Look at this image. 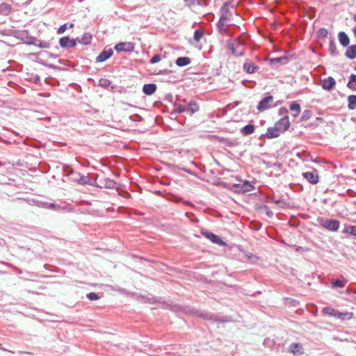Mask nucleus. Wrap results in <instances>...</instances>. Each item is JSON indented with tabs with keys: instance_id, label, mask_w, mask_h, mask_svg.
Wrapping results in <instances>:
<instances>
[{
	"instance_id": "obj_8",
	"label": "nucleus",
	"mask_w": 356,
	"mask_h": 356,
	"mask_svg": "<svg viewBox=\"0 0 356 356\" xmlns=\"http://www.w3.org/2000/svg\"><path fill=\"white\" fill-rule=\"evenodd\" d=\"M201 234L202 236L215 244L219 245H225V243L221 239V238L213 232L207 230H202Z\"/></svg>"
},
{
	"instance_id": "obj_18",
	"label": "nucleus",
	"mask_w": 356,
	"mask_h": 356,
	"mask_svg": "<svg viewBox=\"0 0 356 356\" xmlns=\"http://www.w3.org/2000/svg\"><path fill=\"white\" fill-rule=\"evenodd\" d=\"M92 35L90 33H84L81 36L76 37V42L83 44L85 45L89 44L92 40Z\"/></svg>"
},
{
	"instance_id": "obj_54",
	"label": "nucleus",
	"mask_w": 356,
	"mask_h": 356,
	"mask_svg": "<svg viewBox=\"0 0 356 356\" xmlns=\"http://www.w3.org/2000/svg\"><path fill=\"white\" fill-rule=\"evenodd\" d=\"M38 202V205L39 207L46 208V206L44 204V203H45L44 202Z\"/></svg>"
},
{
	"instance_id": "obj_47",
	"label": "nucleus",
	"mask_w": 356,
	"mask_h": 356,
	"mask_svg": "<svg viewBox=\"0 0 356 356\" xmlns=\"http://www.w3.org/2000/svg\"><path fill=\"white\" fill-rule=\"evenodd\" d=\"M288 113H289L288 109L285 107H282L278 111V114L283 117L285 115H288Z\"/></svg>"
},
{
	"instance_id": "obj_55",
	"label": "nucleus",
	"mask_w": 356,
	"mask_h": 356,
	"mask_svg": "<svg viewBox=\"0 0 356 356\" xmlns=\"http://www.w3.org/2000/svg\"><path fill=\"white\" fill-rule=\"evenodd\" d=\"M273 202L277 205L281 202V199L273 200Z\"/></svg>"
},
{
	"instance_id": "obj_14",
	"label": "nucleus",
	"mask_w": 356,
	"mask_h": 356,
	"mask_svg": "<svg viewBox=\"0 0 356 356\" xmlns=\"http://www.w3.org/2000/svg\"><path fill=\"white\" fill-rule=\"evenodd\" d=\"M302 176L312 184H316L318 182V176L316 170L303 172Z\"/></svg>"
},
{
	"instance_id": "obj_48",
	"label": "nucleus",
	"mask_w": 356,
	"mask_h": 356,
	"mask_svg": "<svg viewBox=\"0 0 356 356\" xmlns=\"http://www.w3.org/2000/svg\"><path fill=\"white\" fill-rule=\"evenodd\" d=\"M67 29V24H64L61 25L57 30L58 34H62Z\"/></svg>"
},
{
	"instance_id": "obj_49",
	"label": "nucleus",
	"mask_w": 356,
	"mask_h": 356,
	"mask_svg": "<svg viewBox=\"0 0 356 356\" xmlns=\"http://www.w3.org/2000/svg\"><path fill=\"white\" fill-rule=\"evenodd\" d=\"M44 204L46 206V208L51 209H55L59 207L57 204H56L54 203L45 202V203H44Z\"/></svg>"
},
{
	"instance_id": "obj_12",
	"label": "nucleus",
	"mask_w": 356,
	"mask_h": 356,
	"mask_svg": "<svg viewBox=\"0 0 356 356\" xmlns=\"http://www.w3.org/2000/svg\"><path fill=\"white\" fill-rule=\"evenodd\" d=\"M59 44L62 48H72L76 45V40L71 39L68 36H65L59 40Z\"/></svg>"
},
{
	"instance_id": "obj_43",
	"label": "nucleus",
	"mask_w": 356,
	"mask_h": 356,
	"mask_svg": "<svg viewBox=\"0 0 356 356\" xmlns=\"http://www.w3.org/2000/svg\"><path fill=\"white\" fill-rule=\"evenodd\" d=\"M35 46H38L42 49H49L50 47V43L47 41H40L39 43L36 42Z\"/></svg>"
},
{
	"instance_id": "obj_11",
	"label": "nucleus",
	"mask_w": 356,
	"mask_h": 356,
	"mask_svg": "<svg viewBox=\"0 0 356 356\" xmlns=\"http://www.w3.org/2000/svg\"><path fill=\"white\" fill-rule=\"evenodd\" d=\"M281 134V131L275 127H270L267 129L266 134H263L259 136V139L266 137L268 139L277 138Z\"/></svg>"
},
{
	"instance_id": "obj_50",
	"label": "nucleus",
	"mask_w": 356,
	"mask_h": 356,
	"mask_svg": "<svg viewBox=\"0 0 356 356\" xmlns=\"http://www.w3.org/2000/svg\"><path fill=\"white\" fill-rule=\"evenodd\" d=\"M263 209L265 210L266 211V215L268 216V217H272V216L273 215V211L269 209V207L266 205H264L263 207Z\"/></svg>"
},
{
	"instance_id": "obj_32",
	"label": "nucleus",
	"mask_w": 356,
	"mask_h": 356,
	"mask_svg": "<svg viewBox=\"0 0 356 356\" xmlns=\"http://www.w3.org/2000/svg\"><path fill=\"white\" fill-rule=\"evenodd\" d=\"M337 311H338L337 309H335L332 308V307H324L323 309L322 312H323V314L328 315V316H330L336 317Z\"/></svg>"
},
{
	"instance_id": "obj_7",
	"label": "nucleus",
	"mask_w": 356,
	"mask_h": 356,
	"mask_svg": "<svg viewBox=\"0 0 356 356\" xmlns=\"http://www.w3.org/2000/svg\"><path fill=\"white\" fill-rule=\"evenodd\" d=\"M321 225L329 231H337L339 228V221L335 219L321 220Z\"/></svg>"
},
{
	"instance_id": "obj_59",
	"label": "nucleus",
	"mask_w": 356,
	"mask_h": 356,
	"mask_svg": "<svg viewBox=\"0 0 356 356\" xmlns=\"http://www.w3.org/2000/svg\"><path fill=\"white\" fill-rule=\"evenodd\" d=\"M19 353L30 354V353H29V352H21V351H19Z\"/></svg>"
},
{
	"instance_id": "obj_27",
	"label": "nucleus",
	"mask_w": 356,
	"mask_h": 356,
	"mask_svg": "<svg viewBox=\"0 0 356 356\" xmlns=\"http://www.w3.org/2000/svg\"><path fill=\"white\" fill-rule=\"evenodd\" d=\"M289 108H290L291 111L295 112L293 117L296 118L297 116L299 115V114L301 111L300 105L299 103H298L297 102H293L290 104Z\"/></svg>"
},
{
	"instance_id": "obj_15",
	"label": "nucleus",
	"mask_w": 356,
	"mask_h": 356,
	"mask_svg": "<svg viewBox=\"0 0 356 356\" xmlns=\"http://www.w3.org/2000/svg\"><path fill=\"white\" fill-rule=\"evenodd\" d=\"M288 351L294 355H300L303 353L302 346L300 343H292L289 346Z\"/></svg>"
},
{
	"instance_id": "obj_39",
	"label": "nucleus",
	"mask_w": 356,
	"mask_h": 356,
	"mask_svg": "<svg viewBox=\"0 0 356 356\" xmlns=\"http://www.w3.org/2000/svg\"><path fill=\"white\" fill-rule=\"evenodd\" d=\"M227 21H228L227 19H222V17H220V19L217 23V27L218 29L219 32H220L221 33H223L224 32H225V26L226 22H227Z\"/></svg>"
},
{
	"instance_id": "obj_13",
	"label": "nucleus",
	"mask_w": 356,
	"mask_h": 356,
	"mask_svg": "<svg viewBox=\"0 0 356 356\" xmlns=\"http://www.w3.org/2000/svg\"><path fill=\"white\" fill-rule=\"evenodd\" d=\"M113 54L112 49H104L95 58L97 63H102L108 60Z\"/></svg>"
},
{
	"instance_id": "obj_30",
	"label": "nucleus",
	"mask_w": 356,
	"mask_h": 356,
	"mask_svg": "<svg viewBox=\"0 0 356 356\" xmlns=\"http://www.w3.org/2000/svg\"><path fill=\"white\" fill-rule=\"evenodd\" d=\"M353 316V313L341 312L339 311H337L335 318L341 319V320H348V319L352 318Z\"/></svg>"
},
{
	"instance_id": "obj_53",
	"label": "nucleus",
	"mask_w": 356,
	"mask_h": 356,
	"mask_svg": "<svg viewBox=\"0 0 356 356\" xmlns=\"http://www.w3.org/2000/svg\"><path fill=\"white\" fill-rule=\"evenodd\" d=\"M0 349H1V350H3V351H8V352H10V353H14V352H13V351H12V350H8V349L5 348L4 347H3V346H2V344H1V343H0Z\"/></svg>"
},
{
	"instance_id": "obj_10",
	"label": "nucleus",
	"mask_w": 356,
	"mask_h": 356,
	"mask_svg": "<svg viewBox=\"0 0 356 356\" xmlns=\"http://www.w3.org/2000/svg\"><path fill=\"white\" fill-rule=\"evenodd\" d=\"M275 126L281 131L285 132L290 127V122L288 115H285L275 122Z\"/></svg>"
},
{
	"instance_id": "obj_1",
	"label": "nucleus",
	"mask_w": 356,
	"mask_h": 356,
	"mask_svg": "<svg viewBox=\"0 0 356 356\" xmlns=\"http://www.w3.org/2000/svg\"><path fill=\"white\" fill-rule=\"evenodd\" d=\"M195 314L197 317L209 321L211 323H227L231 321L230 318L228 316H219L207 311L199 310L195 312Z\"/></svg>"
},
{
	"instance_id": "obj_52",
	"label": "nucleus",
	"mask_w": 356,
	"mask_h": 356,
	"mask_svg": "<svg viewBox=\"0 0 356 356\" xmlns=\"http://www.w3.org/2000/svg\"><path fill=\"white\" fill-rule=\"evenodd\" d=\"M271 341L269 339H266L264 341V346L266 347H270L271 346Z\"/></svg>"
},
{
	"instance_id": "obj_37",
	"label": "nucleus",
	"mask_w": 356,
	"mask_h": 356,
	"mask_svg": "<svg viewBox=\"0 0 356 356\" xmlns=\"http://www.w3.org/2000/svg\"><path fill=\"white\" fill-rule=\"evenodd\" d=\"M343 232L350 235L356 236V226L346 225L343 229Z\"/></svg>"
},
{
	"instance_id": "obj_28",
	"label": "nucleus",
	"mask_w": 356,
	"mask_h": 356,
	"mask_svg": "<svg viewBox=\"0 0 356 356\" xmlns=\"http://www.w3.org/2000/svg\"><path fill=\"white\" fill-rule=\"evenodd\" d=\"M289 59L288 57L282 56V57L271 58L270 61V63L273 65L277 64V63L282 64V65H285L289 62Z\"/></svg>"
},
{
	"instance_id": "obj_64",
	"label": "nucleus",
	"mask_w": 356,
	"mask_h": 356,
	"mask_svg": "<svg viewBox=\"0 0 356 356\" xmlns=\"http://www.w3.org/2000/svg\"><path fill=\"white\" fill-rule=\"evenodd\" d=\"M39 79H40V77H38V76L37 78H35V80H39Z\"/></svg>"
},
{
	"instance_id": "obj_46",
	"label": "nucleus",
	"mask_w": 356,
	"mask_h": 356,
	"mask_svg": "<svg viewBox=\"0 0 356 356\" xmlns=\"http://www.w3.org/2000/svg\"><path fill=\"white\" fill-rule=\"evenodd\" d=\"M161 60V56L160 54H156L151 58L150 63L155 64V63H159Z\"/></svg>"
},
{
	"instance_id": "obj_63",
	"label": "nucleus",
	"mask_w": 356,
	"mask_h": 356,
	"mask_svg": "<svg viewBox=\"0 0 356 356\" xmlns=\"http://www.w3.org/2000/svg\"><path fill=\"white\" fill-rule=\"evenodd\" d=\"M39 79H40V77H38V76L37 78H35V80H39Z\"/></svg>"
},
{
	"instance_id": "obj_22",
	"label": "nucleus",
	"mask_w": 356,
	"mask_h": 356,
	"mask_svg": "<svg viewBox=\"0 0 356 356\" xmlns=\"http://www.w3.org/2000/svg\"><path fill=\"white\" fill-rule=\"evenodd\" d=\"M338 38L340 44L343 47H347L349 44V38L348 35L344 31H340L338 34Z\"/></svg>"
},
{
	"instance_id": "obj_23",
	"label": "nucleus",
	"mask_w": 356,
	"mask_h": 356,
	"mask_svg": "<svg viewBox=\"0 0 356 356\" xmlns=\"http://www.w3.org/2000/svg\"><path fill=\"white\" fill-rule=\"evenodd\" d=\"M188 111L189 112L190 115H193L195 113L197 112L200 109L199 105L197 104L195 101H190L188 104Z\"/></svg>"
},
{
	"instance_id": "obj_56",
	"label": "nucleus",
	"mask_w": 356,
	"mask_h": 356,
	"mask_svg": "<svg viewBox=\"0 0 356 356\" xmlns=\"http://www.w3.org/2000/svg\"><path fill=\"white\" fill-rule=\"evenodd\" d=\"M352 31L354 33L355 35L356 36V26L352 29Z\"/></svg>"
},
{
	"instance_id": "obj_44",
	"label": "nucleus",
	"mask_w": 356,
	"mask_h": 356,
	"mask_svg": "<svg viewBox=\"0 0 356 356\" xmlns=\"http://www.w3.org/2000/svg\"><path fill=\"white\" fill-rule=\"evenodd\" d=\"M327 33V30L324 28H321L317 31V35L318 38H325Z\"/></svg>"
},
{
	"instance_id": "obj_40",
	"label": "nucleus",
	"mask_w": 356,
	"mask_h": 356,
	"mask_svg": "<svg viewBox=\"0 0 356 356\" xmlns=\"http://www.w3.org/2000/svg\"><path fill=\"white\" fill-rule=\"evenodd\" d=\"M111 84V81L109 79L105 78H101L99 80L98 86L104 88H108Z\"/></svg>"
},
{
	"instance_id": "obj_19",
	"label": "nucleus",
	"mask_w": 356,
	"mask_h": 356,
	"mask_svg": "<svg viewBox=\"0 0 356 356\" xmlns=\"http://www.w3.org/2000/svg\"><path fill=\"white\" fill-rule=\"evenodd\" d=\"M156 88L155 83H146L143 87V92L147 95H152L156 92Z\"/></svg>"
},
{
	"instance_id": "obj_17",
	"label": "nucleus",
	"mask_w": 356,
	"mask_h": 356,
	"mask_svg": "<svg viewBox=\"0 0 356 356\" xmlns=\"http://www.w3.org/2000/svg\"><path fill=\"white\" fill-rule=\"evenodd\" d=\"M336 81L332 76H329L323 81L322 87L324 90H331L335 86Z\"/></svg>"
},
{
	"instance_id": "obj_36",
	"label": "nucleus",
	"mask_w": 356,
	"mask_h": 356,
	"mask_svg": "<svg viewBox=\"0 0 356 356\" xmlns=\"http://www.w3.org/2000/svg\"><path fill=\"white\" fill-rule=\"evenodd\" d=\"M347 86L350 89L356 90V74L350 75Z\"/></svg>"
},
{
	"instance_id": "obj_9",
	"label": "nucleus",
	"mask_w": 356,
	"mask_h": 356,
	"mask_svg": "<svg viewBox=\"0 0 356 356\" xmlns=\"http://www.w3.org/2000/svg\"><path fill=\"white\" fill-rule=\"evenodd\" d=\"M234 188H236V191L238 193L250 192L254 189V186L249 181L245 180L243 184H234Z\"/></svg>"
},
{
	"instance_id": "obj_5",
	"label": "nucleus",
	"mask_w": 356,
	"mask_h": 356,
	"mask_svg": "<svg viewBox=\"0 0 356 356\" xmlns=\"http://www.w3.org/2000/svg\"><path fill=\"white\" fill-rule=\"evenodd\" d=\"M273 99L274 98L273 95H268L264 97L259 102L257 108L259 111H264L275 106L276 105L273 104Z\"/></svg>"
},
{
	"instance_id": "obj_60",
	"label": "nucleus",
	"mask_w": 356,
	"mask_h": 356,
	"mask_svg": "<svg viewBox=\"0 0 356 356\" xmlns=\"http://www.w3.org/2000/svg\"><path fill=\"white\" fill-rule=\"evenodd\" d=\"M32 55L33 56H37V55H38V53H33V54H32Z\"/></svg>"
},
{
	"instance_id": "obj_26",
	"label": "nucleus",
	"mask_w": 356,
	"mask_h": 356,
	"mask_svg": "<svg viewBox=\"0 0 356 356\" xmlns=\"http://www.w3.org/2000/svg\"><path fill=\"white\" fill-rule=\"evenodd\" d=\"M12 10V6L6 3H2L0 4V14L3 15H8Z\"/></svg>"
},
{
	"instance_id": "obj_62",
	"label": "nucleus",
	"mask_w": 356,
	"mask_h": 356,
	"mask_svg": "<svg viewBox=\"0 0 356 356\" xmlns=\"http://www.w3.org/2000/svg\"><path fill=\"white\" fill-rule=\"evenodd\" d=\"M354 20H356V15L353 17Z\"/></svg>"
},
{
	"instance_id": "obj_21",
	"label": "nucleus",
	"mask_w": 356,
	"mask_h": 356,
	"mask_svg": "<svg viewBox=\"0 0 356 356\" xmlns=\"http://www.w3.org/2000/svg\"><path fill=\"white\" fill-rule=\"evenodd\" d=\"M255 129L254 125L249 123L241 129V134L243 136H248L254 133Z\"/></svg>"
},
{
	"instance_id": "obj_41",
	"label": "nucleus",
	"mask_w": 356,
	"mask_h": 356,
	"mask_svg": "<svg viewBox=\"0 0 356 356\" xmlns=\"http://www.w3.org/2000/svg\"><path fill=\"white\" fill-rule=\"evenodd\" d=\"M312 111L309 110H305L300 117V121H305L309 120L312 117Z\"/></svg>"
},
{
	"instance_id": "obj_51",
	"label": "nucleus",
	"mask_w": 356,
	"mask_h": 356,
	"mask_svg": "<svg viewBox=\"0 0 356 356\" xmlns=\"http://www.w3.org/2000/svg\"><path fill=\"white\" fill-rule=\"evenodd\" d=\"M197 2V5L199 6H207L208 3L207 2V0H194Z\"/></svg>"
},
{
	"instance_id": "obj_25",
	"label": "nucleus",
	"mask_w": 356,
	"mask_h": 356,
	"mask_svg": "<svg viewBox=\"0 0 356 356\" xmlns=\"http://www.w3.org/2000/svg\"><path fill=\"white\" fill-rule=\"evenodd\" d=\"M191 62V60L188 57H179L176 59L175 63L178 67H185L189 65Z\"/></svg>"
},
{
	"instance_id": "obj_34",
	"label": "nucleus",
	"mask_w": 356,
	"mask_h": 356,
	"mask_svg": "<svg viewBox=\"0 0 356 356\" xmlns=\"http://www.w3.org/2000/svg\"><path fill=\"white\" fill-rule=\"evenodd\" d=\"M348 108L353 110L356 108V95H351L348 98Z\"/></svg>"
},
{
	"instance_id": "obj_42",
	"label": "nucleus",
	"mask_w": 356,
	"mask_h": 356,
	"mask_svg": "<svg viewBox=\"0 0 356 356\" xmlns=\"http://www.w3.org/2000/svg\"><path fill=\"white\" fill-rule=\"evenodd\" d=\"M86 297L88 300H90L91 301L97 300L99 299V296L98 293H95V292H90V293H88L86 295Z\"/></svg>"
},
{
	"instance_id": "obj_4",
	"label": "nucleus",
	"mask_w": 356,
	"mask_h": 356,
	"mask_svg": "<svg viewBox=\"0 0 356 356\" xmlns=\"http://www.w3.org/2000/svg\"><path fill=\"white\" fill-rule=\"evenodd\" d=\"M235 10L236 8L234 6L232 5L229 1H226L220 9V17H222V19L230 21L232 17V13Z\"/></svg>"
},
{
	"instance_id": "obj_58",
	"label": "nucleus",
	"mask_w": 356,
	"mask_h": 356,
	"mask_svg": "<svg viewBox=\"0 0 356 356\" xmlns=\"http://www.w3.org/2000/svg\"><path fill=\"white\" fill-rule=\"evenodd\" d=\"M261 227V224L258 225L257 226H255V228H254L256 230H258Z\"/></svg>"
},
{
	"instance_id": "obj_2",
	"label": "nucleus",
	"mask_w": 356,
	"mask_h": 356,
	"mask_svg": "<svg viewBox=\"0 0 356 356\" xmlns=\"http://www.w3.org/2000/svg\"><path fill=\"white\" fill-rule=\"evenodd\" d=\"M227 47L235 56H243L245 53V44L239 40L227 43Z\"/></svg>"
},
{
	"instance_id": "obj_29",
	"label": "nucleus",
	"mask_w": 356,
	"mask_h": 356,
	"mask_svg": "<svg viewBox=\"0 0 356 356\" xmlns=\"http://www.w3.org/2000/svg\"><path fill=\"white\" fill-rule=\"evenodd\" d=\"M346 56L350 59L356 58V44H353L348 47L346 50Z\"/></svg>"
},
{
	"instance_id": "obj_31",
	"label": "nucleus",
	"mask_w": 356,
	"mask_h": 356,
	"mask_svg": "<svg viewBox=\"0 0 356 356\" xmlns=\"http://www.w3.org/2000/svg\"><path fill=\"white\" fill-rule=\"evenodd\" d=\"M329 51L332 56H337L339 54L337 50V46L333 39L330 40L329 42Z\"/></svg>"
},
{
	"instance_id": "obj_20",
	"label": "nucleus",
	"mask_w": 356,
	"mask_h": 356,
	"mask_svg": "<svg viewBox=\"0 0 356 356\" xmlns=\"http://www.w3.org/2000/svg\"><path fill=\"white\" fill-rule=\"evenodd\" d=\"M243 69L245 72L252 74L259 69V67L252 63L245 62L243 64Z\"/></svg>"
},
{
	"instance_id": "obj_38",
	"label": "nucleus",
	"mask_w": 356,
	"mask_h": 356,
	"mask_svg": "<svg viewBox=\"0 0 356 356\" xmlns=\"http://www.w3.org/2000/svg\"><path fill=\"white\" fill-rule=\"evenodd\" d=\"M186 111H188V108L186 106L177 104L175 106L172 114L181 113Z\"/></svg>"
},
{
	"instance_id": "obj_16",
	"label": "nucleus",
	"mask_w": 356,
	"mask_h": 356,
	"mask_svg": "<svg viewBox=\"0 0 356 356\" xmlns=\"http://www.w3.org/2000/svg\"><path fill=\"white\" fill-rule=\"evenodd\" d=\"M21 35L22 37H24L22 38V40H23L24 42L26 43V44H29V45H35L36 44V42L38 41L37 39L35 37L29 35V32L26 30L22 31L21 33Z\"/></svg>"
},
{
	"instance_id": "obj_24",
	"label": "nucleus",
	"mask_w": 356,
	"mask_h": 356,
	"mask_svg": "<svg viewBox=\"0 0 356 356\" xmlns=\"http://www.w3.org/2000/svg\"><path fill=\"white\" fill-rule=\"evenodd\" d=\"M145 301L150 304L161 303L163 305V307H164V308H168L169 307L171 306V305H170L167 302H160V300L156 297H154L153 296H147Z\"/></svg>"
},
{
	"instance_id": "obj_61",
	"label": "nucleus",
	"mask_w": 356,
	"mask_h": 356,
	"mask_svg": "<svg viewBox=\"0 0 356 356\" xmlns=\"http://www.w3.org/2000/svg\"><path fill=\"white\" fill-rule=\"evenodd\" d=\"M73 26H74V24H71L70 25V28H71V27H73Z\"/></svg>"
},
{
	"instance_id": "obj_45",
	"label": "nucleus",
	"mask_w": 356,
	"mask_h": 356,
	"mask_svg": "<svg viewBox=\"0 0 356 356\" xmlns=\"http://www.w3.org/2000/svg\"><path fill=\"white\" fill-rule=\"evenodd\" d=\"M343 286V282L340 280H335L332 282V286L333 288L342 287Z\"/></svg>"
},
{
	"instance_id": "obj_35",
	"label": "nucleus",
	"mask_w": 356,
	"mask_h": 356,
	"mask_svg": "<svg viewBox=\"0 0 356 356\" xmlns=\"http://www.w3.org/2000/svg\"><path fill=\"white\" fill-rule=\"evenodd\" d=\"M204 34V31L203 29H196L194 32V35H193V39L196 41V42H200V40L202 39V38L203 37Z\"/></svg>"
},
{
	"instance_id": "obj_57",
	"label": "nucleus",
	"mask_w": 356,
	"mask_h": 356,
	"mask_svg": "<svg viewBox=\"0 0 356 356\" xmlns=\"http://www.w3.org/2000/svg\"><path fill=\"white\" fill-rule=\"evenodd\" d=\"M261 227V224L258 225L257 226H255V228H254L256 230H258Z\"/></svg>"
},
{
	"instance_id": "obj_33",
	"label": "nucleus",
	"mask_w": 356,
	"mask_h": 356,
	"mask_svg": "<svg viewBox=\"0 0 356 356\" xmlns=\"http://www.w3.org/2000/svg\"><path fill=\"white\" fill-rule=\"evenodd\" d=\"M116 182L111 179H105L104 180V187L108 189H113L115 188Z\"/></svg>"
},
{
	"instance_id": "obj_3",
	"label": "nucleus",
	"mask_w": 356,
	"mask_h": 356,
	"mask_svg": "<svg viewBox=\"0 0 356 356\" xmlns=\"http://www.w3.org/2000/svg\"><path fill=\"white\" fill-rule=\"evenodd\" d=\"M65 172L69 175H73L74 177V180L76 181L81 185H92L90 183L91 179L90 177L87 175H83L79 172H74L73 169H72L70 166H65Z\"/></svg>"
},
{
	"instance_id": "obj_6",
	"label": "nucleus",
	"mask_w": 356,
	"mask_h": 356,
	"mask_svg": "<svg viewBox=\"0 0 356 356\" xmlns=\"http://www.w3.org/2000/svg\"><path fill=\"white\" fill-rule=\"evenodd\" d=\"M135 48L134 43L131 42H121L117 43L114 49L117 52H127L130 53L134 51Z\"/></svg>"
}]
</instances>
